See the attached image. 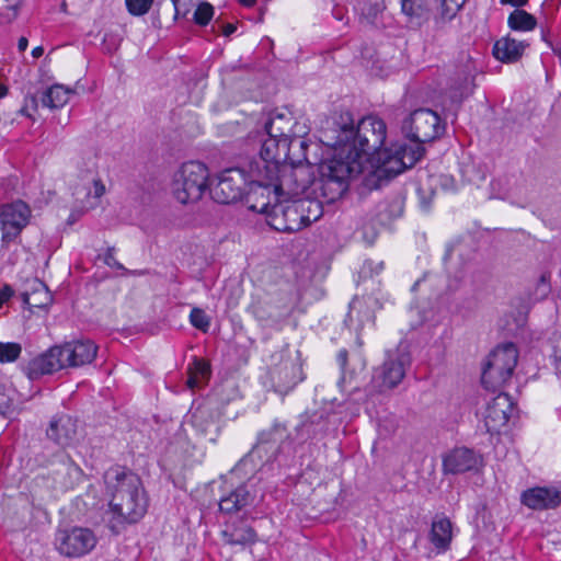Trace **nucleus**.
I'll use <instances>...</instances> for the list:
<instances>
[{"mask_svg": "<svg viewBox=\"0 0 561 561\" xmlns=\"http://www.w3.org/2000/svg\"><path fill=\"white\" fill-rule=\"evenodd\" d=\"M104 483L113 514L112 529L116 524H134L145 516L148 500L138 474L125 467L113 466L105 471Z\"/></svg>", "mask_w": 561, "mask_h": 561, "instance_id": "1", "label": "nucleus"}, {"mask_svg": "<svg viewBox=\"0 0 561 561\" xmlns=\"http://www.w3.org/2000/svg\"><path fill=\"white\" fill-rule=\"evenodd\" d=\"M336 126L337 136L332 146L341 156L352 157V160L360 161L363 156H374L385 145L387 126L377 116L363 117L355 127L352 113L345 111L339 115Z\"/></svg>", "mask_w": 561, "mask_h": 561, "instance_id": "2", "label": "nucleus"}, {"mask_svg": "<svg viewBox=\"0 0 561 561\" xmlns=\"http://www.w3.org/2000/svg\"><path fill=\"white\" fill-rule=\"evenodd\" d=\"M98 346L90 340H77L55 345L28 362L26 374L35 380L68 367H80L93 362Z\"/></svg>", "mask_w": 561, "mask_h": 561, "instance_id": "3", "label": "nucleus"}, {"mask_svg": "<svg viewBox=\"0 0 561 561\" xmlns=\"http://www.w3.org/2000/svg\"><path fill=\"white\" fill-rule=\"evenodd\" d=\"M323 215L322 203L314 198H278L267 214V225L278 232H297Z\"/></svg>", "mask_w": 561, "mask_h": 561, "instance_id": "4", "label": "nucleus"}, {"mask_svg": "<svg viewBox=\"0 0 561 561\" xmlns=\"http://www.w3.org/2000/svg\"><path fill=\"white\" fill-rule=\"evenodd\" d=\"M362 161L352 157L341 156L335 151L334 156L320 164V180L314 183L321 196L331 204L343 196L348 188L351 178L362 172Z\"/></svg>", "mask_w": 561, "mask_h": 561, "instance_id": "5", "label": "nucleus"}, {"mask_svg": "<svg viewBox=\"0 0 561 561\" xmlns=\"http://www.w3.org/2000/svg\"><path fill=\"white\" fill-rule=\"evenodd\" d=\"M209 172L207 167L198 161L183 163L173 174L171 193L183 205L198 202L208 186Z\"/></svg>", "mask_w": 561, "mask_h": 561, "instance_id": "6", "label": "nucleus"}, {"mask_svg": "<svg viewBox=\"0 0 561 561\" xmlns=\"http://www.w3.org/2000/svg\"><path fill=\"white\" fill-rule=\"evenodd\" d=\"M423 146L393 145L381 148L371 156V163L378 178H393L412 168L424 156Z\"/></svg>", "mask_w": 561, "mask_h": 561, "instance_id": "7", "label": "nucleus"}, {"mask_svg": "<svg viewBox=\"0 0 561 561\" xmlns=\"http://www.w3.org/2000/svg\"><path fill=\"white\" fill-rule=\"evenodd\" d=\"M518 352L513 343L497 346L488 357L482 370V385L496 391L512 378L517 365Z\"/></svg>", "mask_w": 561, "mask_h": 561, "instance_id": "8", "label": "nucleus"}, {"mask_svg": "<svg viewBox=\"0 0 561 561\" xmlns=\"http://www.w3.org/2000/svg\"><path fill=\"white\" fill-rule=\"evenodd\" d=\"M402 130L409 139L415 142L414 146H422L440 137L445 131L439 116L430 108L413 111L403 122Z\"/></svg>", "mask_w": 561, "mask_h": 561, "instance_id": "9", "label": "nucleus"}, {"mask_svg": "<svg viewBox=\"0 0 561 561\" xmlns=\"http://www.w3.org/2000/svg\"><path fill=\"white\" fill-rule=\"evenodd\" d=\"M311 184H313V180L309 168L282 164L277 182H275L273 188L274 198L297 199Z\"/></svg>", "mask_w": 561, "mask_h": 561, "instance_id": "10", "label": "nucleus"}, {"mask_svg": "<svg viewBox=\"0 0 561 561\" xmlns=\"http://www.w3.org/2000/svg\"><path fill=\"white\" fill-rule=\"evenodd\" d=\"M247 179L239 168L224 170L217 178V182L209 188L211 198L219 204L238 202L244 193Z\"/></svg>", "mask_w": 561, "mask_h": 561, "instance_id": "11", "label": "nucleus"}, {"mask_svg": "<svg viewBox=\"0 0 561 561\" xmlns=\"http://www.w3.org/2000/svg\"><path fill=\"white\" fill-rule=\"evenodd\" d=\"M96 542L93 531L83 527L59 531L56 537L57 550L68 558H80L88 554Z\"/></svg>", "mask_w": 561, "mask_h": 561, "instance_id": "12", "label": "nucleus"}, {"mask_svg": "<svg viewBox=\"0 0 561 561\" xmlns=\"http://www.w3.org/2000/svg\"><path fill=\"white\" fill-rule=\"evenodd\" d=\"M410 363V356L407 353L399 350L388 352L386 360L376 371L374 377L379 391L396 388L404 378Z\"/></svg>", "mask_w": 561, "mask_h": 561, "instance_id": "13", "label": "nucleus"}, {"mask_svg": "<svg viewBox=\"0 0 561 561\" xmlns=\"http://www.w3.org/2000/svg\"><path fill=\"white\" fill-rule=\"evenodd\" d=\"M31 216L30 207L22 201L0 206L2 243L15 240L27 225Z\"/></svg>", "mask_w": 561, "mask_h": 561, "instance_id": "14", "label": "nucleus"}, {"mask_svg": "<svg viewBox=\"0 0 561 561\" xmlns=\"http://www.w3.org/2000/svg\"><path fill=\"white\" fill-rule=\"evenodd\" d=\"M513 411V402L507 393L492 398L483 412V421L489 433H499L506 425Z\"/></svg>", "mask_w": 561, "mask_h": 561, "instance_id": "15", "label": "nucleus"}, {"mask_svg": "<svg viewBox=\"0 0 561 561\" xmlns=\"http://www.w3.org/2000/svg\"><path fill=\"white\" fill-rule=\"evenodd\" d=\"M47 436L61 447H70L79 442L78 421L68 414L54 417L47 430Z\"/></svg>", "mask_w": 561, "mask_h": 561, "instance_id": "16", "label": "nucleus"}, {"mask_svg": "<svg viewBox=\"0 0 561 561\" xmlns=\"http://www.w3.org/2000/svg\"><path fill=\"white\" fill-rule=\"evenodd\" d=\"M270 376L275 390L279 393H287L302 380L301 367L289 358L273 367Z\"/></svg>", "mask_w": 561, "mask_h": 561, "instance_id": "17", "label": "nucleus"}, {"mask_svg": "<svg viewBox=\"0 0 561 561\" xmlns=\"http://www.w3.org/2000/svg\"><path fill=\"white\" fill-rule=\"evenodd\" d=\"M482 458L473 450L461 447L455 448L443 459V469L446 473H463L477 469Z\"/></svg>", "mask_w": 561, "mask_h": 561, "instance_id": "18", "label": "nucleus"}, {"mask_svg": "<svg viewBox=\"0 0 561 561\" xmlns=\"http://www.w3.org/2000/svg\"><path fill=\"white\" fill-rule=\"evenodd\" d=\"M294 125V117L286 114H275L264 125L267 136L280 139L284 154L288 151L291 139L298 137Z\"/></svg>", "mask_w": 561, "mask_h": 561, "instance_id": "19", "label": "nucleus"}, {"mask_svg": "<svg viewBox=\"0 0 561 561\" xmlns=\"http://www.w3.org/2000/svg\"><path fill=\"white\" fill-rule=\"evenodd\" d=\"M522 503L531 510H551L560 505L561 494L550 488H531L523 492Z\"/></svg>", "mask_w": 561, "mask_h": 561, "instance_id": "20", "label": "nucleus"}, {"mask_svg": "<svg viewBox=\"0 0 561 561\" xmlns=\"http://www.w3.org/2000/svg\"><path fill=\"white\" fill-rule=\"evenodd\" d=\"M244 201L250 210L267 216L272 203H275L273 185L250 183Z\"/></svg>", "mask_w": 561, "mask_h": 561, "instance_id": "21", "label": "nucleus"}, {"mask_svg": "<svg viewBox=\"0 0 561 561\" xmlns=\"http://www.w3.org/2000/svg\"><path fill=\"white\" fill-rule=\"evenodd\" d=\"M282 164L257 157L249 163L248 174L250 183L273 185L277 182Z\"/></svg>", "mask_w": 561, "mask_h": 561, "instance_id": "22", "label": "nucleus"}, {"mask_svg": "<svg viewBox=\"0 0 561 561\" xmlns=\"http://www.w3.org/2000/svg\"><path fill=\"white\" fill-rule=\"evenodd\" d=\"M430 541L438 551L449 548L453 538V525L445 515H436L432 522Z\"/></svg>", "mask_w": 561, "mask_h": 561, "instance_id": "23", "label": "nucleus"}, {"mask_svg": "<svg viewBox=\"0 0 561 561\" xmlns=\"http://www.w3.org/2000/svg\"><path fill=\"white\" fill-rule=\"evenodd\" d=\"M221 537L225 543L229 546L244 547L247 545H253L256 541L255 530L243 523L227 524L221 531Z\"/></svg>", "mask_w": 561, "mask_h": 561, "instance_id": "24", "label": "nucleus"}, {"mask_svg": "<svg viewBox=\"0 0 561 561\" xmlns=\"http://www.w3.org/2000/svg\"><path fill=\"white\" fill-rule=\"evenodd\" d=\"M253 500L254 497L247 486L239 485L220 499L219 510L225 514H233L249 506Z\"/></svg>", "mask_w": 561, "mask_h": 561, "instance_id": "25", "label": "nucleus"}, {"mask_svg": "<svg viewBox=\"0 0 561 561\" xmlns=\"http://www.w3.org/2000/svg\"><path fill=\"white\" fill-rule=\"evenodd\" d=\"M525 49L523 42H517L511 37H504L494 44L493 55L503 62H514L518 60Z\"/></svg>", "mask_w": 561, "mask_h": 561, "instance_id": "26", "label": "nucleus"}, {"mask_svg": "<svg viewBox=\"0 0 561 561\" xmlns=\"http://www.w3.org/2000/svg\"><path fill=\"white\" fill-rule=\"evenodd\" d=\"M72 91L61 84H54L42 93L41 102L48 108H59L68 103Z\"/></svg>", "mask_w": 561, "mask_h": 561, "instance_id": "27", "label": "nucleus"}, {"mask_svg": "<svg viewBox=\"0 0 561 561\" xmlns=\"http://www.w3.org/2000/svg\"><path fill=\"white\" fill-rule=\"evenodd\" d=\"M401 10L411 22L417 25L426 21L430 14L427 0H401Z\"/></svg>", "mask_w": 561, "mask_h": 561, "instance_id": "28", "label": "nucleus"}, {"mask_svg": "<svg viewBox=\"0 0 561 561\" xmlns=\"http://www.w3.org/2000/svg\"><path fill=\"white\" fill-rule=\"evenodd\" d=\"M23 301L30 308H45L51 304L53 297L44 283L37 282L32 293L23 294Z\"/></svg>", "mask_w": 561, "mask_h": 561, "instance_id": "29", "label": "nucleus"}, {"mask_svg": "<svg viewBox=\"0 0 561 561\" xmlns=\"http://www.w3.org/2000/svg\"><path fill=\"white\" fill-rule=\"evenodd\" d=\"M187 387L190 389H194L196 387H199L204 380H207L209 378L210 368L205 360L194 358L193 363L187 368Z\"/></svg>", "mask_w": 561, "mask_h": 561, "instance_id": "30", "label": "nucleus"}, {"mask_svg": "<svg viewBox=\"0 0 561 561\" xmlns=\"http://www.w3.org/2000/svg\"><path fill=\"white\" fill-rule=\"evenodd\" d=\"M508 26L514 31L527 32L537 25L536 18L525 10L516 9L508 16Z\"/></svg>", "mask_w": 561, "mask_h": 561, "instance_id": "31", "label": "nucleus"}, {"mask_svg": "<svg viewBox=\"0 0 561 561\" xmlns=\"http://www.w3.org/2000/svg\"><path fill=\"white\" fill-rule=\"evenodd\" d=\"M278 140V138L267 136V138L263 140L260 157L280 164V161L287 156V152L284 154L282 144Z\"/></svg>", "mask_w": 561, "mask_h": 561, "instance_id": "32", "label": "nucleus"}, {"mask_svg": "<svg viewBox=\"0 0 561 561\" xmlns=\"http://www.w3.org/2000/svg\"><path fill=\"white\" fill-rule=\"evenodd\" d=\"M287 436L286 426L283 423L275 422L270 428L259 433L257 444H276L283 442Z\"/></svg>", "mask_w": 561, "mask_h": 561, "instance_id": "33", "label": "nucleus"}, {"mask_svg": "<svg viewBox=\"0 0 561 561\" xmlns=\"http://www.w3.org/2000/svg\"><path fill=\"white\" fill-rule=\"evenodd\" d=\"M22 0H0V24L12 22L18 16Z\"/></svg>", "mask_w": 561, "mask_h": 561, "instance_id": "34", "label": "nucleus"}, {"mask_svg": "<svg viewBox=\"0 0 561 561\" xmlns=\"http://www.w3.org/2000/svg\"><path fill=\"white\" fill-rule=\"evenodd\" d=\"M22 352V346L20 343L0 342V363H12L16 360Z\"/></svg>", "mask_w": 561, "mask_h": 561, "instance_id": "35", "label": "nucleus"}, {"mask_svg": "<svg viewBox=\"0 0 561 561\" xmlns=\"http://www.w3.org/2000/svg\"><path fill=\"white\" fill-rule=\"evenodd\" d=\"M190 321L194 328L201 330L204 333H206L210 327L209 317L201 308L195 307L191 310Z\"/></svg>", "mask_w": 561, "mask_h": 561, "instance_id": "36", "label": "nucleus"}, {"mask_svg": "<svg viewBox=\"0 0 561 561\" xmlns=\"http://www.w3.org/2000/svg\"><path fill=\"white\" fill-rule=\"evenodd\" d=\"M213 14L214 8L211 4L207 2L201 3L194 13V21L196 22V24L204 26L209 23V21L213 18Z\"/></svg>", "mask_w": 561, "mask_h": 561, "instance_id": "37", "label": "nucleus"}, {"mask_svg": "<svg viewBox=\"0 0 561 561\" xmlns=\"http://www.w3.org/2000/svg\"><path fill=\"white\" fill-rule=\"evenodd\" d=\"M153 3V0H126V7L130 14L133 15H144L146 14Z\"/></svg>", "mask_w": 561, "mask_h": 561, "instance_id": "38", "label": "nucleus"}, {"mask_svg": "<svg viewBox=\"0 0 561 561\" xmlns=\"http://www.w3.org/2000/svg\"><path fill=\"white\" fill-rule=\"evenodd\" d=\"M466 0H442V16L450 20L465 4Z\"/></svg>", "mask_w": 561, "mask_h": 561, "instance_id": "39", "label": "nucleus"}, {"mask_svg": "<svg viewBox=\"0 0 561 561\" xmlns=\"http://www.w3.org/2000/svg\"><path fill=\"white\" fill-rule=\"evenodd\" d=\"M549 278H550V274L543 273L540 275V277L538 279L537 293H538V296L541 298L547 296L550 291Z\"/></svg>", "mask_w": 561, "mask_h": 561, "instance_id": "40", "label": "nucleus"}, {"mask_svg": "<svg viewBox=\"0 0 561 561\" xmlns=\"http://www.w3.org/2000/svg\"><path fill=\"white\" fill-rule=\"evenodd\" d=\"M104 262L110 267H114L117 270H124V266L119 262H117V260L114 256V248L107 249L105 256H104Z\"/></svg>", "mask_w": 561, "mask_h": 561, "instance_id": "41", "label": "nucleus"}, {"mask_svg": "<svg viewBox=\"0 0 561 561\" xmlns=\"http://www.w3.org/2000/svg\"><path fill=\"white\" fill-rule=\"evenodd\" d=\"M13 289L9 285H4L0 289V308L10 300V298L13 296Z\"/></svg>", "mask_w": 561, "mask_h": 561, "instance_id": "42", "label": "nucleus"}, {"mask_svg": "<svg viewBox=\"0 0 561 561\" xmlns=\"http://www.w3.org/2000/svg\"><path fill=\"white\" fill-rule=\"evenodd\" d=\"M94 196L100 198L105 193V186L100 179L93 181Z\"/></svg>", "mask_w": 561, "mask_h": 561, "instance_id": "43", "label": "nucleus"}, {"mask_svg": "<svg viewBox=\"0 0 561 561\" xmlns=\"http://www.w3.org/2000/svg\"><path fill=\"white\" fill-rule=\"evenodd\" d=\"M554 360L557 375L561 377V345L554 347Z\"/></svg>", "mask_w": 561, "mask_h": 561, "instance_id": "44", "label": "nucleus"}, {"mask_svg": "<svg viewBox=\"0 0 561 561\" xmlns=\"http://www.w3.org/2000/svg\"><path fill=\"white\" fill-rule=\"evenodd\" d=\"M502 4H511L516 8L524 7L528 0H500Z\"/></svg>", "mask_w": 561, "mask_h": 561, "instance_id": "45", "label": "nucleus"}, {"mask_svg": "<svg viewBox=\"0 0 561 561\" xmlns=\"http://www.w3.org/2000/svg\"><path fill=\"white\" fill-rule=\"evenodd\" d=\"M28 107H32V108H36L37 107V99H36L35 95H31V96H26L25 98V107H24V110H26Z\"/></svg>", "mask_w": 561, "mask_h": 561, "instance_id": "46", "label": "nucleus"}, {"mask_svg": "<svg viewBox=\"0 0 561 561\" xmlns=\"http://www.w3.org/2000/svg\"><path fill=\"white\" fill-rule=\"evenodd\" d=\"M27 45H28V41L26 37L22 36L19 38L18 48L20 51H24L27 48Z\"/></svg>", "mask_w": 561, "mask_h": 561, "instance_id": "47", "label": "nucleus"}, {"mask_svg": "<svg viewBox=\"0 0 561 561\" xmlns=\"http://www.w3.org/2000/svg\"><path fill=\"white\" fill-rule=\"evenodd\" d=\"M44 54V48L42 46H37L35 47L33 50H32V56L34 58H39L42 57Z\"/></svg>", "mask_w": 561, "mask_h": 561, "instance_id": "48", "label": "nucleus"}, {"mask_svg": "<svg viewBox=\"0 0 561 561\" xmlns=\"http://www.w3.org/2000/svg\"><path fill=\"white\" fill-rule=\"evenodd\" d=\"M339 360L341 363L342 366H344L347 362V352L345 350L341 351L339 353Z\"/></svg>", "mask_w": 561, "mask_h": 561, "instance_id": "49", "label": "nucleus"}, {"mask_svg": "<svg viewBox=\"0 0 561 561\" xmlns=\"http://www.w3.org/2000/svg\"><path fill=\"white\" fill-rule=\"evenodd\" d=\"M236 31V26L232 25V24H227L224 28V34L226 36H229L230 34H232L233 32Z\"/></svg>", "mask_w": 561, "mask_h": 561, "instance_id": "50", "label": "nucleus"}, {"mask_svg": "<svg viewBox=\"0 0 561 561\" xmlns=\"http://www.w3.org/2000/svg\"><path fill=\"white\" fill-rule=\"evenodd\" d=\"M8 94V88L0 83V99L4 98Z\"/></svg>", "mask_w": 561, "mask_h": 561, "instance_id": "51", "label": "nucleus"}, {"mask_svg": "<svg viewBox=\"0 0 561 561\" xmlns=\"http://www.w3.org/2000/svg\"><path fill=\"white\" fill-rule=\"evenodd\" d=\"M238 1L245 7H251L255 3L256 0H238Z\"/></svg>", "mask_w": 561, "mask_h": 561, "instance_id": "52", "label": "nucleus"}, {"mask_svg": "<svg viewBox=\"0 0 561 561\" xmlns=\"http://www.w3.org/2000/svg\"><path fill=\"white\" fill-rule=\"evenodd\" d=\"M172 2L174 4L175 11L179 12V2H180V0H172Z\"/></svg>", "mask_w": 561, "mask_h": 561, "instance_id": "53", "label": "nucleus"}, {"mask_svg": "<svg viewBox=\"0 0 561 561\" xmlns=\"http://www.w3.org/2000/svg\"><path fill=\"white\" fill-rule=\"evenodd\" d=\"M382 268H383V263H382V262H379V263L377 264L376 272H379V271H381Z\"/></svg>", "mask_w": 561, "mask_h": 561, "instance_id": "54", "label": "nucleus"}]
</instances>
